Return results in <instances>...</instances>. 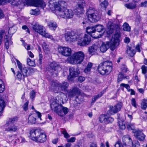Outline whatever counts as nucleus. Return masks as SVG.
Returning a JSON list of instances; mask_svg holds the SVG:
<instances>
[{
    "label": "nucleus",
    "instance_id": "1",
    "mask_svg": "<svg viewBox=\"0 0 147 147\" xmlns=\"http://www.w3.org/2000/svg\"><path fill=\"white\" fill-rule=\"evenodd\" d=\"M66 5V2L62 0H59L57 2L56 0H50L48 5L51 10H55V13L58 16L66 19H70L73 18L74 12L71 9H69L64 6Z\"/></svg>",
    "mask_w": 147,
    "mask_h": 147
},
{
    "label": "nucleus",
    "instance_id": "2",
    "mask_svg": "<svg viewBox=\"0 0 147 147\" xmlns=\"http://www.w3.org/2000/svg\"><path fill=\"white\" fill-rule=\"evenodd\" d=\"M82 34L79 35L75 34L74 32H68L65 35L66 41L70 42L78 41V45L81 46H85L89 45L91 41L90 36L85 34L83 37Z\"/></svg>",
    "mask_w": 147,
    "mask_h": 147
},
{
    "label": "nucleus",
    "instance_id": "3",
    "mask_svg": "<svg viewBox=\"0 0 147 147\" xmlns=\"http://www.w3.org/2000/svg\"><path fill=\"white\" fill-rule=\"evenodd\" d=\"M117 27V30L113 36L110 42L107 43L106 44L103 43L100 47L99 49L102 52H105L109 47L111 50L113 51L119 45L121 37L119 31L120 28L118 26Z\"/></svg>",
    "mask_w": 147,
    "mask_h": 147
},
{
    "label": "nucleus",
    "instance_id": "4",
    "mask_svg": "<svg viewBox=\"0 0 147 147\" xmlns=\"http://www.w3.org/2000/svg\"><path fill=\"white\" fill-rule=\"evenodd\" d=\"M16 62L18 68L16 76L18 80H20L29 76L30 74V71L31 69L23 65L18 60H16Z\"/></svg>",
    "mask_w": 147,
    "mask_h": 147
},
{
    "label": "nucleus",
    "instance_id": "5",
    "mask_svg": "<svg viewBox=\"0 0 147 147\" xmlns=\"http://www.w3.org/2000/svg\"><path fill=\"white\" fill-rule=\"evenodd\" d=\"M113 64L111 61H107L101 63L98 65V70L102 75L109 74L112 71Z\"/></svg>",
    "mask_w": 147,
    "mask_h": 147
},
{
    "label": "nucleus",
    "instance_id": "6",
    "mask_svg": "<svg viewBox=\"0 0 147 147\" xmlns=\"http://www.w3.org/2000/svg\"><path fill=\"white\" fill-rule=\"evenodd\" d=\"M86 13L88 20L92 22H96L100 18V16L98 12L92 7H89L87 9Z\"/></svg>",
    "mask_w": 147,
    "mask_h": 147
},
{
    "label": "nucleus",
    "instance_id": "7",
    "mask_svg": "<svg viewBox=\"0 0 147 147\" xmlns=\"http://www.w3.org/2000/svg\"><path fill=\"white\" fill-rule=\"evenodd\" d=\"M84 57L83 52L79 51L74 54L69 59L68 61L71 64H80L83 61Z\"/></svg>",
    "mask_w": 147,
    "mask_h": 147
},
{
    "label": "nucleus",
    "instance_id": "8",
    "mask_svg": "<svg viewBox=\"0 0 147 147\" xmlns=\"http://www.w3.org/2000/svg\"><path fill=\"white\" fill-rule=\"evenodd\" d=\"M51 88L53 91L57 90L58 89L65 91L69 86V84L67 82L60 83L53 81L51 82Z\"/></svg>",
    "mask_w": 147,
    "mask_h": 147
},
{
    "label": "nucleus",
    "instance_id": "9",
    "mask_svg": "<svg viewBox=\"0 0 147 147\" xmlns=\"http://www.w3.org/2000/svg\"><path fill=\"white\" fill-rule=\"evenodd\" d=\"M26 3L28 6H34L44 9L46 4L43 0H26Z\"/></svg>",
    "mask_w": 147,
    "mask_h": 147
},
{
    "label": "nucleus",
    "instance_id": "10",
    "mask_svg": "<svg viewBox=\"0 0 147 147\" xmlns=\"http://www.w3.org/2000/svg\"><path fill=\"white\" fill-rule=\"evenodd\" d=\"M122 106L123 103L121 102L117 103L114 106H110V109L107 111V114L109 115H112L117 113L121 110Z\"/></svg>",
    "mask_w": 147,
    "mask_h": 147
},
{
    "label": "nucleus",
    "instance_id": "11",
    "mask_svg": "<svg viewBox=\"0 0 147 147\" xmlns=\"http://www.w3.org/2000/svg\"><path fill=\"white\" fill-rule=\"evenodd\" d=\"M78 6L75 10L76 14H82L84 12V8L86 6L85 1L84 0H79L78 3Z\"/></svg>",
    "mask_w": 147,
    "mask_h": 147
},
{
    "label": "nucleus",
    "instance_id": "12",
    "mask_svg": "<svg viewBox=\"0 0 147 147\" xmlns=\"http://www.w3.org/2000/svg\"><path fill=\"white\" fill-rule=\"evenodd\" d=\"M58 50L59 53L64 56H69L71 55V49L68 47H59Z\"/></svg>",
    "mask_w": 147,
    "mask_h": 147
},
{
    "label": "nucleus",
    "instance_id": "13",
    "mask_svg": "<svg viewBox=\"0 0 147 147\" xmlns=\"http://www.w3.org/2000/svg\"><path fill=\"white\" fill-rule=\"evenodd\" d=\"M70 76H68V79L69 80H72L73 78L76 77L78 76L80 74L79 70L78 67L75 68L74 67H70L69 69Z\"/></svg>",
    "mask_w": 147,
    "mask_h": 147
},
{
    "label": "nucleus",
    "instance_id": "14",
    "mask_svg": "<svg viewBox=\"0 0 147 147\" xmlns=\"http://www.w3.org/2000/svg\"><path fill=\"white\" fill-rule=\"evenodd\" d=\"M99 120L102 123L108 124L112 123L114 121V119L111 117L104 115H101L100 116Z\"/></svg>",
    "mask_w": 147,
    "mask_h": 147
},
{
    "label": "nucleus",
    "instance_id": "15",
    "mask_svg": "<svg viewBox=\"0 0 147 147\" xmlns=\"http://www.w3.org/2000/svg\"><path fill=\"white\" fill-rule=\"evenodd\" d=\"M87 32L93 38H97L100 37L102 35L100 34V36H97L96 35V30L95 29V26L94 27H88L87 28H86Z\"/></svg>",
    "mask_w": 147,
    "mask_h": 147
},
{
    "label": "nucleus",
    "instance_id": "16",
    "mask_svg": "<svg viewBox=\"0 0 147 147\" xmlns=\"http://www.w3.org/2000/svg\"><path fill=\"white\" fill-rule=\"evenodd\" d=\"M79 89L77 87L71 88L67 91V95L69 98H71L80 94Z\"/></svg>",
    "mask_w": 147,
    "mask_h": 147
},
{
    "label": "nucleus",
    "instance_id": "17",
    "mask_svg": "<svg viewBox=\"0 0 147 147\" xmlns=\"http://www.w3.org/2000/svg\"><path fill=\"white\" fill-rule=\"evenodd\" d=\"M59 106V104L57 102V101H53L50 105L51 107L52 111L55 112L57 113L60 116L63 115L60 112L58 111V107Z\"/></svg>",
    "mask_w": 147,
    "mask_h": 147
},
{
    "label": "nucleus",
    "instance_id": "18",
    "mask_svg": "<svg viewBox=\"0 0 147 147\" xmlns=\"http://www.w3.org/2000/svg\"><path fill=\"white\" fill-rule=\"evenodd\" d=\"M32 28L35 31L40 34L44 30L43 26L39 25L37 22L33 23Z\"/></svg>",
    "mask_w": 147,
    "mask_h": 147
},
{
    "label": "nucleus",
    "instance_id": "19",
    "mask_svg": "<svg viewBox=\"0 0 147 147\" xmlns=\"http://www.w3.org/2000/svg\"><path fill=\"white\" fill-rule=\"evenodd\" d=\"M133 132L134 133V136L140 141H143L145 138V135L140 130H134Z\"/></svg>",
    "mask_w": 147,
    "mask_h": 147
},
{
    "label": "nucleus",
    "instance_id": "20",
    "mask_svg": "<svg viewBox=\"0 0 147 147\" xmlns=\"http://www.w3.org/2000/svg\"><path fill=\"white\" fill-rule=\"evenodd\" d=\"M30 133L31 139L36 141L38 135L40 134V131L38 129H33L30 131Z\"/></svg>",
    "mask_w": 147,
    "mask_h": 147
},
{
    "label": "nucleus",
    "instance_id": "21",
    "mask_svg": "<svg viewBox=\"0 0 147 147\" xmlns=\"http://www.w3.org/2000/svg\"><path fill=\"white\" fill-rule=\"evenodd\" d=\"M5 127H7L5 128V130L11 132H14L16 131L18 129V127L15 124H7L5 125Z\"/></svg>",
    "mask_w": 147,
    "mask_h": 147
},
{
    "label": "nucleus",
    "instance_id": "22",
    "mask_svg": "<svg viewBox=\"0 0 147 147\" xmlns=\"http://www.w3.org/2000/svg\"><path fill=\"white\" fill-rule=\"evenodd\" d=\"M50 67L52 70L58 72L61 70V67L58 64L54 61L51 63L50 65Z\"/></svg>",
    "mask_w": 147,
    "mask_h": 147
},
{
    "label": "nucleus",
    "instance_id": "23",
    "mask_svg": "<svg viewBox=\"0 0 147 147\" xmlns=\"http://www.w3.org/2000/svg\"><path fill=\"white\" fill-rule=\"evenodd\" d=\"M46 139V136L45 134L43 133H40L38 135L36 141L40 143L45 142Z\"/></svg>",
    "mask_w": 147,
    "mask_h": 147
},
{
    "label": "nucleus",
    "instance_id": "24",
    "mask_svg": "<svg viewBox=\"0 0 147 147\" xmlns=\"http://www.w3.org/2000/svg\"><path fill=\"white\" fill-rule=\"evenodd\" d=\"M126 53L129 56L132 57L135 54L136 51L132 47L128 46L127 47Z\"/></svg>",
    "mask_w": 147,
    "mask_h": 147
},
{
    "label": "nucleus",
    "instance_id": "25",
    "mask_svg": "<svg viewBox=\"0 0 147 147\" xmlns=\"http://www.w3.org/2000/svg\"><path fill=\"white\" fill-rule=\"evenodd\" d=\"M38 116L37 114L36 113H30L29 116L28 121L32 123H35L36 120V117Z\"/></svg>",
    "mask_w": 147,
    "mask_h": 147
},
{
    "label": "nucleus",
    "instance_id": "26",
    "mask_svg": "<svg viewBox=\"0 0 147 147\" xmlns=\"http://www.w3.org/2000/svg\"><path fill=\"white\" fill-rule=\"evenodd\" d=\"M49 28L51 30H55L57 26L56 23L53 20H51L47 22Z\"/></svg>",
    "mask_w": 147,
    "mask_h": 147
},
{
    "label": "nucleus",
    "instance_id": "27",
    "mask_svg": "<svg viewBox=\"0 0 147 147\" xmlns=\"http://www.w3.org/2000/svg\"><path fill=\"white\" fill-rule=\"evenodd\" d=\"M18 119V117L16 116L9 118L7 121L5 125H7V124H15L17 122Z\"/></svg>",
    "mask_w": 147,
    "mask_h": 147
},
{
    "label": "nucleus",
    "instance_id": "28",
    "mask_svg": "<svg viewBox=\"0 0 147 147\" xmlns=\"http://www.w3.org/2000/svg\"><path fill=\"white\" fill-rule=\"evenodd\" d=\"M99 47L97 45H94L89 48V52L92 55H93L98 49H99Z\"/></svg>",
    "mask_w": 147,
    "mask_h": 147
},
{
    "label": "nucleus",
    "instance_id": "29",
    "mask_svg": "<svg viewBox=\"0 0 147 147\" xmlns=\"http://www.w3.org/2000/svg\"><path fill=\"white\" fill-rule=\"evenodd\" d=\"M126 139L129 141L131 144H132L133 147H139L140 146L139 142L137 141H134L133 142L130 137L126 138Z\"/></svg>",
    "mask_w": 147,
    "mask_h": 147
},
{
    "label": "nucleus",
    "instance_id": "30",
    "mask_svg": "<svg viewBox=\"0 0 147 147\" xmlns=\"http://www.w3.org/2000/svg\"><path fill=\"white\" fill-rule=\"evenodd\" d=\"M129 79V78L128 76L125 75L121 72L119 73L118 75L117 79L118 82H121L122 81L123 79Z\"/></svg>",
    "mask_w": 147,
    "mask_h": 147
},
{
    "label": "nucleus",
    "instance_id": "31",
    "mask_svg": "<svg viewBox=\"0 0 147 147\" xmlns=\"http://www.w3.org/2000/svg\"><path fill=\"white\" fill-rule=\"evenodd\" d=\"M100 2V5L102 8H106L108 5V0H98Z\"/></svg>",
    "mask_w": 147,
    "mask_h": 147
},
{
    "label": "nucleus",
    "instance_id": "32",
    "mask_svg": "<svg viewBox=\"0 0 147 147\" xmlns=\"http://www.w3.org/2000/svg\"><path fill=\"white\" fill-rule=\"evenodd\" d=\"M60 107L61 108V110L60 111H59L61 112L62 114H63L62 116L64 115L67 114L69 111L68 109L66 107H63L61 104L60 105Z\"/></svg>",
    "mask_w": 147,
    "mask_h": 147
},
{
    "label": "nucleus",
    "instance_id": "33",
    "mask_svg": "<svg viewBox=\"0 0 147 147\" xmlns=\"http://www.w3.org/2000/svg\"><path fill=\"white\" fill-rule=\"evenodd\" d=\"M92 63L91 62H89L84 70V72L86 74H90L91 69L92 66Z\"/></svg>",
    "mask_w": 147,
    "mask_h": 147
},
{
    "label": "nucleus",
    "instance_id": "34",
    "mask_svg": "<svg viewBox=\"0 0 147 147\" xmlns=\"http://www.w3.org/2000/svg\"><path fill=\"white\" fill-rule=\"evenodd\" d=\"M6 105L4 101L0 99V116L1 115L2 113L3 112L4 109Z\"/></svg>",
    "mask_w": 147,
    "mask_h": 147
},
{
    "label": "nucleus",
    "instance_id": "35",
    "mask_svg": "<svg viewBox=\"0 0 147 147\" xmlns=\"http://www.w3.org/2000/svg\"><path fill=\"white\" fill-rule=\"evenodd\" d=\"M105 92L104 91H102L100 93L98 94L97 95L95 96L92 98V102H94L96 100L101 97Z\"/></svg>",
    "mask_w": 147,
    "mask_h": 147
},
{
    "label": "nucleus",
    "instance_id": "36",
    "mask_svg": "<svg viewBox=\"0 0 147 147\" xmlns=\"http://www.w3.org/2000/svg\"><path fill=\"white\" fill-rule=\"evenodd\" d=\"M125 6L128 9H133L136 8V5L135 3H130L125 4Z\"/></svg>",
    "mask_w": 147,
    "mask_h": 147
},
{
    "label": "nucleus",
    "instance_id": "37",
    "mask_svg": "<svg viewBox=\"0 0 147 147\" xmlns=\"http://www.w3.org/2000/svg\"><path fill=\"white\" fill-rule=\"evenodd\" d=\"M141 107L142 109L146 110L147 107V99H144L143 100L141 104Z\"/></svg>",
    "mask_w": 147,
    "mask_h": 147
},
{
    "label": "nucleus",
    "instance_id": "38",
    "mask_svg": "<svg viewBox=\"0 0 147 147\" xmlns=\"http://www.w3.org/2000/svg\"><path fill=\"white\" fill-rule=\"evenodd\" d=\"M95 26L96 32L97 31L98 32H101L103 30L104 27L101 25H96Z\"/></svg>",
    "mask_w": 147,
    "mask_h": 147
},
{
    "label": "nucleus",
    "instance_id": "39",
    "mask_svg": "<svg viewBox=\"0 0 147 147\" xmlns=\"http://www.w3.org/2000/svg\"><path fill=\"white\" fill-rule=\"evenodd\" d=\"M123 30L125 31L129 32L130 31L131 28L130 26L126 22L123 24Z\"/></svg>",
    "mask_w": 147,
    "mask_h": 147
},
{
    "label": "nucleus",
    "instance_id": "40",
    "mask_svg": "<svg viewBox=\"0 0 147 147\" xmlns=\"http://www.w3.org/2000/svg\"><path fill=\"white\" fill-rule=\"evenodd\" d=\"M135 49L136 51L138 52H140L142 48V44L141 42L137 44L136 47Z\"/></svg>",
    "mask_w": 147,
    "mask_h": 147
},
{
    "label": "nucleus",
    "instance_id": "41",
    "mask_svg": "<svg viewBox=\"0 0 147 147\" xmlns=\"http://www.w3.org/2000/svg\"><path fill=\"white\" fill-rule=\"evenodd\" d=\"M30 13L32 15L37 16L40 13V12L38 9H32L30 11Z\"/></svg>",
    "mask_w": 147,
    "mask_h": 147
},
{
    "label": "nucleus",
    "instance_id": "42",
    "mask_svg": "<svg viewBox=\"0 0 147 147\" xmlns=\"http://www.w3.org/2000/svg\"><path fill=\"white\" fill-rule=\"evenodd\" d=\"M5 88L3 81L0 79V93H2L4 91Z\"/></svg>",
    "mask_w": 147,
    "mask_h": 147
},
{
    "label": "nucleus",
    "instance_id": "43",
    "mask_svg": "<svg viewBox=\"0 0 147 147\" xmlns=\"http://www.w3.org/2000/svg\"><path fill=\"white\" fill-rule=\"evenodd\" d=\"M27 64L29 66H33L35 65V62L31 60L30 59L28 58L27 60Z\"/></svg>",
    "mask_w": 147,
    "mask_h": 147
},
{
    "label": "nucleus",
    "instance_id": "44",
    "mask_svg": "<svg viewBox=\"0 0 147 147\" xmlns=\"http://www.w3.org/2000/svg\"><path fill=\"white\" fill-rule=\"evenodd\" d=\"M12 42L11 40H7L5 44V47L7 49H9V45H12Z\"/></svg>",
    "mask_w": 147,
    "mask_h": 147
},
{
    "label": "nucleus",
    "instance_id": "45",
    "mask_svg": "<svg viewBox=\"0 0 147 147\" xmlns=\"http://www.w3.org/2000/svg\"><path fill=\"white\" fill-rule=\"evenodd\" d=\"M110 23V25H109V28L110 29L109 33L110 34H112L114 31V29L113 28L114 24L111 22Z\"/></svg>",
    "mask_w": 147,
    "mask_h": 147
},
{
    "label": "nucleus",
    "instance_id": "46",
    "mask_svg": "<svg viewBox=\"0 0 147 147\" xmlns=\"http://www.w3.org/2000/svg\"><path fill=\"white\" fill-rule=\"evenodd\" d=\"M119 125L120 128L122 129H124L126 127L125 123L124 122H119Z\"/></svg>",
    "mask_w": 147,
    "mask_h": 147
},
{
    "label": "nucleus",
    "instance_id": "47",
    "mask_svg": "<svg viewBox=\"0 0 147 147\" xmlns=\"http://www.w3.org/2000/svg\"><path fill=\"white\" fill-rule=\"evenodd\" d=\"M40 34H41L43 36L45 37L48 38V37H49V36L50 35V34H49L48 33H46V31L44 30Z\"/></svg>",
    "mask_w": 147,
    "mask_h": 147
},
{
    "label": "nucleus",
    "instance_id": "48",
    "mask_svg": "<svg viewBox=\"0 0 147 147\" xmlns=\"http://www.w3.org/2000/svg\"><path fill=\"white\" fill-rule=\"evenodd\" d=\"M127 127L128 130H133L135 128V127L133 123L127 124Z\"/></svg>",
    "mask_w": 147,
    "mask_h": 147
},
{
    "label": "nucleus",
    "instance_id": "49",
    "mask_svg": "<svg viewBox=\"0 0 147 147\" xmlns=\"http://www.w3.org/2000/svg\"><path fill=\"white\" fill-rule=\"evenodd\" d=\"M62 134L64 135V137L66 138H68L70 137L69 134L65 130H63L62 131Z\"/></svg>",
    "mask_w": 147,
    "mask_h": 147
},
{
    "label": "nucleus",
    "instance_id": "50",
    "mask_svg": "<svg viewBox=\"0 0 147 147\" xmlns=\"http://www.w3.org/2000/svg\"><path fill=\"white\" fill-rule=\"evenodd\" d=\"M32 109L34 111L35 113L37 114L38 118H39L40 119V120H41V113L39 112L38 111H36V110H35L33 106H32Z\"/></svg>",
    "mask_w": 147,
    "mask_h": 147
},
{
    "label": "nucleus",
    "instance_id": "51",
    "mask_svg": "<svg viewBox=\"0 0 147 147\" xmlns=\"http://www.w3.org/2000/svg\"><path fill=\"white\" fill-rule=\"evenodd\" d=\"M20 140L21 141V142L22 143L24 142H25V139L24 138L22 137H20L17 140H16L15 141V142L17 143L20 141Z\"/></svg>",
    "mask_w": 147,
    "mask_h": 147
},
{
    "label": "nucleus",
    "instance_id": "52",
    "mask_svg": "<svg viewBox=\"0 0 147 147\" xmlns=\"http://www.w3.org/2000/svg\"><path fill=\"white\" fill-rule=\"evenodd\" d=\"M139 5L141 7L147 8V1L142 2Z\"/></svg>",
    "mask_w": 147,
    "mask_h": 147
},
{
    "label": "nucleus",
    "instance_id": "53",
    "mask_svg": "<svg viewBox=\"0 0 147 147\" xmlns=\"http://www.w3.org/2000/svg\"><path fill=\"white\" fill-rule=\"evenodd\" d=\"M36 92L34 90H32L30 93V98L33 99L35 97Z\"/></svg>",
    "mask_w": 147,
    "mask_h": 147
},
{
    "label": "nucleus",
    "instance_id": "54",
    "mask_svg": "<svg viewBox=\"0 0 147 147\" xmlns=\"http://www.w3.org/2000/svg\"><path fill=\"white\" fill-rule=\"evenodd\" d=\"M42 54L39 53V60L38 61V63L39 65H41L42 62Z\"/></svg>",
    "mask_w": 147,
    "mask_h": 147
},
{
    "label": "nucleus",
    "instance_id": "55",
    "mask_svg": "<svg viewBox=\"0 0 147 147\" xmlns=\"http://www.w3.org/2000/svg\"><path fill=\"white\" fill-rule=\"evenodd\" d=\"M142 73L144 74H145L147 71V68L146 66L144 65H143L141 67Z\"/></svg>",
    "mask_w": 147,
    "mask_h": 147
},
{
    "label": "nucleus",
    "instance_id": "56",
    "mask_svg": "<svg viewBox=\"0 0 147 147\" xmlns=\"http://www.w3.org/2000/svg\"><path fill=\"white\" fill-rule=\"evenodd\" d=\"M131 104L135 108H136V104L135 99L134 98H132L131 100Z\"/></svg>",
    "mask_w": 147,
    "mask_h": 147
},
{
    "label": "nucleus",
    "instance_id": "57",
    "mask_svg": "<svg viewBox=\"0 0 147 147\" xmlns=\"http://www.w3.org/2000/svg\"><path fill=\"white\" fill-rule=\"evenodd\" d=\"M76 140L75 137H73L69 139H68L67 140V142H74Z\"/></svg>",
    "mask_w": 147,
    "mask_h": 147
},
{
    "label": "nucleus",
    "instance_id": "58",
    "mask_svg": "<svg viewBox=\"0 0 147 147\" xmlns=\"http://www.w3.org/2000/svg\"><path fill=\"white\" fill-rule=\"evenodd\" d=\"M28 102H26L23 105V108L24 110L26 111L28 109Z\"/></svg>",
    "mask_w": 147,
    "mask_h": 147
},
{
    "label": "nucleus",
    "instance_id": "59",
    "mask_svg": "<svg viewBox=\"0 0 147 147\" xmlns=\"http://www.w3.org/2000/svg\"><path fill=\"white\" fill-rule=\"evenodd\" d=\"M22 28L23 30H26V32L28 33H30V31H29V29L28 28L27 26H23L22 27Z\"/></svg>",
    "mask_w": 147,
    "mask_h": 147
},
{
    "label": "nucleus",
    "instance_id": "60",
    "mask_svg": "<svg viewBox=\"0 0 147 147\" xmlns=\"http://www.w3.org/2000/svg\"><path fill=\"white\" fill-rule=\"evenodd\" d=\"M121 69L122 72L124 73L128 71V69L124 66L121 67Z\"/></svg>",
    "mask_w": 147,
    "mask_h": 147
},
{
    "label": "nucleus",
    "instance_id": "61",
    "mask_svg": "<svg viewBox=\"0 0 147 147\" xmlns=\"http://www.w3.org/2000/svg\"><path fill=\"white\" fill-rule=\"evenodd\" d=\"M85 80V78L82 76H80L79 77L78 80L80 82H82L84 81Z\"/></svg>",
    "mask_w": 147,
    "mask_h": 147
},
{
    "label": "nucleus",
    "instance_id": "62",
    "mask_svg": "<svg viewBox=\"0 0 147 147\" xmlns=\"http://www.w3.org/2000/svg\"><path fill=\"white\" fill-rule=\"evenodd\" d=\"M115 147H123V146L119 142L117 143L115 145Z\"/></svg>",
    "mask_w": 147,
    "mask_h": 147
},
{
    "label": "nucleus",
    "instance_id": "63",
    "mask_svg": "<svg viewBox=\"0 0 147 147\" xmlns=\"http://www.w3.org/2000/svg\"><path fill=\"white\" fill-rule=\"evenodd\" d=\"M124 42L127 43H128L130 41V39L128 37H125L124 40Z\"/></svg>",
    "mask_w": 147,
    "mask_h": 147
},
{
    "label": "nucleus",
    "instance_id": "64",
    "mask_svg": "<svg viewBox=\"0 0 147 147\" xmlns=\"http://www.w3.org/2000/svg\"><path fill=\"white\" fill-rule=\"evenodd\" d=\"M90 147H97L96 142H92L90 144Z\"/></svg>",
    "mask_w": 147,
    "mask_h": 147
}]
</instances>
